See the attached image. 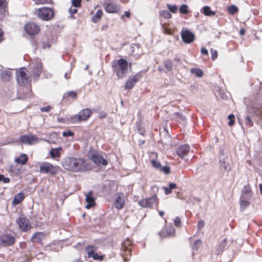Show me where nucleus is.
<instances>
[{
    "label": "nucleus",
    "instance_id": "nucleus-16",
    "mask_svg": "<svg viewBox=\"0 0 262 262\" xmlns=\"http://www.w3.org/2000/svg\"><path fill=\"white\" fill-rule=\"evenodd\" d=\"M141 76L139 74H136L133 77H129L126 82L125 89H130L133 88L136 82L139 80Z\"/></svg>",
    "mask_w": 262,
    "mask_h": 262
},
{
    "label": "nucleus",
    "instance_id": "nucleus-32",
    "mask_svg": "<svg viewBox=\"0 0 262 262\" xmlns=\"http://www.w3.org/2000/svg\"><path fill=\"white\" fill-rule=\"evenodd\" d=\"M228 10L230 14L234 15L238 11V8L235 5H231L228 7Z\"/></svg>",
    "mask_w": 262,
    "mask_h": 262
},
{
    "label": "nucleus",
    "instance_id": "nucleus-63",
    "mask_svg": "<svg viewBox=\"0 0 262 262\" xmlns=\"http://www.w3.org/2000/svg\"><path fill=\"white\" fill-rule=\"evenodd\" d=\"M234 124V121L233 120H230L228 123L229 126H232Z\"/></svg>",
    "mask_w": 262,
    "mask_h": 262
},
{
    "label": "nucleus",
    "instance_id": "nucleus-4",
    "mask_svg": "<svg viewBox=\"0 0 262 262\" xmlns=\"http://www.w3.org/2000/svg\"><path fill=\"white\" fill-rule=\"evenodd\" d=\"M92 114V112L91 110L89 108L83 109L78 114L71 117V121L73 123H76L82 121H86L90 118Z\"/></svg>",
    "mask_w": 262,
    "mask_h": 262
},
{
    "label": "nucleus",
    "instance_id": "nucleus-38",
    "mask_svg": "<svg viewBox=\"0 0 262 262\" xmlns=\"http://www.w3.org/2000/svg\"><path fill=\"white\" fill-rule=\"evenodd\" d=\"M11 76V73L9 71H4L2 74L3 78H5L6 80L10 79Z\"/></svg>",
    "mask_w": 262,
    "mask_h": 262
},
{
    "label": "nucleus",
    "instance_id": "nucleus-64",
    "mask_svg": "<svg viewBox=\"0 0 262 262\" xmlns=\"http://www.w3.org/2000/svg\"><path fill=\"white\" fill-rule=\"evenodd\" d=\"M260 193L262 194V184L259 185Z\"/></svg>",
    "mask_w": 262,
    "mask_h": 262
},
{
    "label": "nucleus",
    "instance_id": "nucleus-53",
    "mask_svg": "<svg viewBox=\"0 0 262 262\" xmlns=\"http://www.w3.org/2000/svg\"><path fill=\"white\" fill-rule=\"evenodd\" d=\"M51 107L50 106H47L46 107H42L40 108L41 112H48L51 110Z\"/></svg>",
    "mask_w": 262,
    "mask_h": 262
},
{
    "label": "nucleus",
    "instance_id": "nucleus-11",
    "mask_svg": "<svg viewBox=\"0 0 262 262\" xmlns=\"http://www.w3.org/2000/svg\"><path fill=\"white\" fill-rule=\"evenodd\" d=\"M17 223L20 229L23 231H27L31 227L30 221L24 216L20 217L17 221Z\"/></svg>",
    "mask_w": 262,
    "mask_h": 262
},
{
    "label": "nucleus",
    "instance_id": "nucleus-59",
    "mask_svg": "<svg viewBox=\"0 0 262 262\" xmlns=\"http://www.w3.org/2000/svg\"><path fill=\"white\" fill-rule=\"evenodd\" d=\"M4 39V32L0 28V42Z\"/></svg>",
    "mask_w": 262,
    "mask_h": 262
},
{
    "label": "nucleus",
    "instance_id": "nucleus-5",
    "mask_svg": "<svg viewBox=\"0 0 262 262\" xmlns=\"http://www.w3.org/2000/svg\"><path fill=\"white\" fill-rule=\"evenodd\" d=\"M37 16L39 18L44 20H49L54 17V12L51 8L42 7L36 10Z\"/></svg>",
    "mask_w": 262,
    "mask_h": 262
},
{
    "label": "nucleus",
    "instance_id": "nucleus-13",
    "mask_svg": "<svg viewBox=\"0 0 262 262\" xmlns=\"http://www.w3.org/2000/svg\"><path fill=\"white\" fill-rule=\"evenodd\" d=\"M96 249V247L89 246L85 248V251L88 253L89 257H92L94 260H102L103 258V256L99 255L97 253H95Z\"/></svg>",
    "mask_w": 262,
    "mask_h": 262
},
{
    "label": "nucleus",
    "instance_id": "nucleus-39",
    "mask_svg": "<svg viewBox=\"0 0 262 262\" xmlns=\"http://www.w3.org/2000/svg\"><path fill=\"white\" fill-rule=\"evenodd\" d=\"M174 115L177 117V119L180 121H184L185 120V117L180 113H175Z\"/></svg>",
    "mask_w": 262,
    "mask_h": 262
},
{
    "label": "nucleus",
    "instance_id": "nucleus-8",
    "mask_svg": "<svg viewBox=\"0 0 262 262\" xmlns=\"http://www.w3.org/2000/svg\"><path fill=\"white\" fill-rule=\"evenodd\" d=\"M21 142L25 144L32 145L38 143L39 139L35 135H25L20 137Z\"/></svg>",
    "mask_w": 262,
    "mask_h": 262
},
{
    "label": "nucleus",
    "instance_id": "nucleus-14",
    "mask_svg": "<svg viewBox=\"0 0 262 262\" xmlns=\"http://www.w3.org/2000/svg\"><path fill=\"white\" fill-rule=\"evenodd\" d=\"M157 200L156 195H154L151 198L142 199L139 202V204L142 207H150L156 202Z\"/></svg>",
    "mask_w": 262,
    "mask_h": 262
},
{
    "label": "nucleus",
    "instance_id": "nucleus-44",
    "mask_svg": "<svg viewBox=\"0 0 262 262\" xmlns=\"http://www.w3.org/2000/svg\"><path fill=\"white\" fill-rule=\"evenodd\" d=\"M81 0H72V5L75 7H79L81 6Z\"/></svg>",
    "mask_w": 262,
    "mask_h": 262
},
{
    "label": "nucleus",
    "instance_id": "nucleus-22",
    "mask_svg": "<svg viewBox=\"0 0 262 262\" xmlns=\"http://www.w3.org/2000/svg\"><path fill=\"white\" fill-rule=\"evenodd\" d=\"M105 9L107 13H114L118 12L119 7L115 3H108L106 4Z\"/></svg>",
    "mask_w": 262,
    "mask_h": 262
},
{
    "label": "nucleus",
    "instance_id": "nucleus-24",
    "mask_svg": "<svg viewBox=\"0 0 262 262\" xmlns=\"http://www.w3.org/2000/svg\"><path fill=\"white\" fill-rule=\"evenodd\" d=\"M24 198L25 195L24 193L19 192L17 193L14 196V199L12 201V205L13 206H15L16 205L20 203Z\"/></svg>",
    "mask_w": 262,
    "mask_h": 262
},
{
    "label": "nucleus",
    "instance_id": "nucleus-60",
    "mask_svg": "<svg viewBox=\"0 0 262 262\" xmlns=\"http://www.w3.org/2000/svg\"><path fill=\"white\" fill-rule=\"evenodd\" d=\"M246 31L244 29H242L239 31V34L241 35H243L245 34Z\"/></svg>",
    "mask_w": 262,
    "mask_h": 262
},
{
    "label": "nucleus",
    "instance_id": "nucleus-40",
    "mask_svg": "<svg viewBox=\"0 0 262 262\" xmlns=\"http://www.w3.org/2000/svg\"><path fill=\"white\" fill-rule=\"evenodd\" d=\"M211 55V58L213 60H215L218 56V53L216 50H213V49H211L210 50Z\"/></svg>",
    "mask_w": 262,
    "mask_h": 262
},
{
    "label": "nucleus",
    "instance_id": "nucleus-35",
    "mask_svg": "<svg viewBox=\"0 0 262 262\" xmlns=\"http://www.w3.org/2000/svg\"><path fill=\"white\" fill-rule=\"evenodd\" d=\"M160 15L165 18H170L171 17V14L167 10H163L161 11Z\"/></svg>",
    "mask_w": 262,
    "mask_h": 262
},
{
    "label": "nucleus",
    "instance_id": "nucleus-21",
    "mask_svg": "<svg viewBox=\"0 0 262 262\" xmlns=\"http://www.w3.org/2000/svg\"><path fill=\"white\" fill-rule=\"evenodd\" d=\"M93 192L92 191H89L85 196V201L87 203V205L85 207L87 209H90L93 207L95 205V202L94 198L92 196Z\"/></svg>",
    "mask_w": 262,
    "mask_h": 262
},
{
    "label": "nucleus",
    "instance_id": "nucleus-29",
    "mask_svg": "<svg viewBox=\"0 0 262 262\" xmlns=\"http://www.w3.org/2000/svg\"><path fill=\"white\" fill-rule=\"evenodd\" d=\"M190 73L195 75L198 77H201L203 75V71L199 68H193L190 69Z\"/></svg>",
    "mask_w": 262,
    "mask_h": 262
},
{
    "label": "nucleus",
    "instance_id": "nucleus-36",
    "mask_svg": "<svg viewBox=\"0 0 262 262\" xmlns=\"http://www.w3.org/2000/svg\"><path fill=\"white\" fill-rule=\"evenodd\" d=\"M151 163L152 164V165L156 168V169H158L160 170V168H161V165L160 162L155 160H151Z\"/></svg>",
    "mask_w": 262,
    "mask_h": 262
},
{
    "label": "nucleus",
    "instance_id": "nucleus-23",
    "mask_svg": "<svg viewBox=\"0 0 262 262\" xmlns=\"http://www.w3.org/2000/svg\"><path fill=\"white\" fill-rule=\"evenodd\" d=\"M251 198H249L248 196H245L244 195H242L240 200V206L241 209L242 210H244L245 209L246 207H247L249 204L250 202L249 200Z\"/></svg>",
    "mask_w": 262,
    "mask_h": 262
},
{
    "label": "nucleus",
    "instance_id": "nucleus-37",
    "mask_svg": "<svg viewBox=\"0 0 262 262\" xmlns=\"http://www.w3.org/2000/svg\"><path fill=\"white\" fill-rule=\"evenodd\" d=\"M167 7H168L169 11L173 13H176L178 10V7L176 5H171L170 4H167Z\"/></svg>",
    "mask_w": 262,
    "mask_h": 262
},
{
    "label": "nucleus",
    "instance_id": "nucleus-10",
    "mask_svg": "<svg viewBox=\"0 0 262 262\" xmlns=\"http://www.w3.org/2000/svg\"><path fill=\"white\" fill-rule=\"evenodd\" d=\"M181 37L184 42L190 43L194 39V34L190 30L183 29L181 31Z\"/></svg>",
    "mask_w": 262,
    "mask_h": 262
},
{
    "label": "nucleus",
    "instance_id": "nucleus-20",
    "mask_svg": "<svg viewBox=\"0 0 262 262\" xmlns=\"http://www.w3.org/2000/svg\"><path fill=\"white\" fill-rule=\"evenodd\" d=\"M190 150V147L188 145L185 144L179 146L177 149V154L179 157L183 158L188 153Z\"/></svg>",
    "mask_w": 262,
    "mask_h": 262
},
{
    "label": "nucleus",
    "instance_id": "nucleus-27",
    "mask_svg": "<svg viewBox=\"0 0 262 262\" xmlns=\"http://www.w3.org/2000/svg\"><path fill=\"white\" fill-rule=\"evenodd\" d=\"M44 234L42 232H37L35 233L32 239L34 242L40 243L42 239L44 238Z\"/></svg>",
    "mask_w": 262,
    "mask_h": 262
},
{
    "label": "nucleus",
    "instance_id": "nucleus-3",
    "mask_svg": "<svg viewBox=\"0 0 262 262\" xmlns=\"http://www.w3.org/2000/svg\"><path fill=\"white\" fill-rule=\"evenodd\" d=\"M59 171V167L49 162H42L39 165V172L43 174L55 175Z\"/></svg>",
    "mask_w": 262,
    "mask_h": 262
},
{
    "label": "nucleus",
    "instance_id": "nucleus-43",
    "mask_svg": "<svg viewBox=\"0 0 262 262\" xmlns=\"http://www.w3.org/2000/svg\"><path fill=\"white\" fill-rule=\"evenodd\" d=\"M3 181L4 183H8L10 181V179L8 177H5L3 174H0V182Z\"/></svg>",
    "mask_w": 262,
    "mask_h": 262
},
{
    "label": "nucleus",
    "instance_id": "nucleus-7",
    "mask_svg": "<svg viewBox=\"0 0 262 262\" xmlns=\"http://www.w3.org/2000/svg\"><path fill=\"white\" fill-rule=\"evenodd\" d=\"M24 30L28 35H35L39 33L40 27L35 23H29L25 25Z\"/></svg>",
    "mask_w": 262,
    "mask_h": 262
},
{
    "label": "nucleus",
    "instance_id": "nucleus-17",
    "mask_svg": "<svg viewBox=\"0 0 262 262\" xmlns=\"http://www.w3.org/2000/svg\"><path fill=\"white\" fill-rule=\"evenodd\" d=\"M125 204V199L124 195L119 193L117 194L114 202V205L115 207L118 209L122 208Z\"/></svg>",
    "mask_w": 262,
    "mask_h": 262
},
{
    "label": "nucleus",
    "instance_id": "nucleus-31",
    "mask_svg": "<svg viewBox=\"0 0 262 262\" xmlns=\"http://www.w3.org/2000/svg\"><path fill=\"white\" fill-rule=\"evenodd\" d=\"M7 3L6 0H0V14H3L6 11Z\"/></svg>",
    "mask_w": 262,
    "mask_h": 262
},
{
    "label": "nucleus",
    "instance_id": "nucleus-6",
    "mask_svg": "<svg viewBox=\"0 0 262 262\" xmlns=\"http://www.w3.org/2000/svg\"><path fill=\"white\" fill-rule=\"evenodd\" d=\"M16 75L17 82L21 85H25L30 82V78L27 75L25 68H21L17 71Z\"/></svg>",
    "mask_w": 262,
    "mask_h": 262
},
{
    "label": "nucleus",
    "instance_id": "nucleus-9",
    "mask_svg": "<svg viewBox=\"0 0 262 262\" xmlns=\"http://www.w3.org/2000/svg\"><path fill=\"white\" fill-rule=\"evenodd\" d=\"M90 159L95 164L99 166H106L108 164V162L106 159L99 154L96 152L93 153L91 155Z\"/></svg>",
    "mask_w": 262,
    "mask_h": 262
},
{
    "label": "nucleus",
    "instance_id": "nucleus-15",
    "mask_svg": "<svg viewBox=\"0 0 262 262\" xmlns=\"http://www.w3.org/2000/svg\"><path fill=\"white\" fill-rule=\"evenodd\" d=\"M2 244L5 246H11L14 243L15 238L10 234H5L1 237Z\"/></svg>",
    "mask_w": 262,
    "mask_h": 262
},
{
    "label": "nucleus",
    "instance_id": "nucleus-30",
    "mask_svg": "<svg viewBox=\"0 0 262 262\" xmlns=\"http://www.w3.org/2000/svg\"><path fill=\"white\" fill-rule=\"evenodd\" d=\"M203 9V13L206 16L214 15L215 14L214 11L211 10L209 6H205Z\"/></svg>",
    "mask_w": 262,
    "mask_h": 262
},
{
    "label": "nucleus",
    "instance_id": "nucleus-61",
    "mask_svg": "<svg viewBox=\"0 0 262 262\" xmlns=\"http://www.w3.org/2000/svg\"><path fill=\"white\" fill-rule=\"evenodd\" d=\"M228 119L230 120H233V119L234 118V116L232 114H230L228 117Z\"/></svg>",
    "mask_w": 262,
    "mask_h": 262
},
{
    "label": "nucleus",
    "instance_id": "nucleus-26",
    "mask_svg": "<svg viewBox=\"0 0 262 262\" xmlns=\"http://www.w3.org/2000/svg\"><path fill=\"white\" fill-rule=\"evenodd\" d=\"M28 157L25 154H21L18 158L15 159V162L18 164L25 165L28 161Z\"/></svg>",
    "mask_w": 262,
    "mask_h": 262
},
{
    "label": "nucleus",
    "instance_id": "nucleus-57",
    "mask_svg": "<svg viewBox=\"0 0 262 262\" xmlns=\"http://www.w3.org/2000/svg\"><path fill=\"white\" fill-rule=\"evenodd\" d=\"M201 52L203 55H208V50L204 48H202L201 49Z\"/></svg>",
    "mask_w": 262,
    "mask_h": 262
},
{
    "label": "nucleus",
    "instance_id": "nucleus-28",
    "mask_svg": "<svg viewBox=\"0 0 262 262\" xmlns=\"http://www.w3.org/2000/svg\"><path fill=\"white\" fill-rule=\"evenodd\" d=\"M103 12L101 10H97L96 14L93 16L92 21L95 23L98 22L101 18Z\"/></svg>",
    "mask_w": 262,
    "mask_h": 262
},
{
    "label": "nucleus",
    "instance_id": "nucleus-54",
    "mask_svg": "<svg viewBox=\"0 0 262 262\" xmlns=\"http://www.w3.org/2000/svg\"><path fill=\"white\" fill-rule=\"evenodd\" d=\"M124 16H126L127 18H129L130 17V13L129 11H125L124 14L121 16V18L123 19Z\"/></svg>",
    "mask_w": 262,
    "mask_h": 262
},
{
    "label": "nucleus",
    "instance_id": "nucleus-51",
    "mask_svg": "<svg viewBox=\"0 0 262 262\" xmlns=\"http://www.w3.org/2000/svg\"><path fill=\"white\" fill-rule=\"evenodd\" d=\"M249 113H251V114H255L256 115H258L259 114V111L258 109L255 108H251V110H249L248 111Z\"/></svg>",
    "mask_w": 262,
    "mask_h": 262
},
{
    "label": "nucleus",
    "instance_id": "nucleus-50",
    "mask_svg": "<svg viewBox=\"0 0 262 262\" xmlns=\"http://www.w3.org/2000/svg\"><path fill=\"white\" fill-rule=\"evenodd\" d=\"M181 224V220L179 217H176L174 220V224L176 226H179Z\"/></svg>",
    "mask_w": 262,
    "mask_h": 262
},
{
    "label": "nucleus",
    "instance_id": "nucleus-1",
    "mask_svg": "<svg viewBox=\"0 0 262 262\" xmlns=\"http://www.w3.org/2000/svg\"><path fill=\"white\" fill-rule=\"evenodd\" d=\"M62 164L63 168L73 172H79L84 170L85 167V161L83 158H65Z\"/></svg>",
    "mask_w": 262,
    "mask_h": 262
},
{
    "label": "nucleus",
    "instance_id": "nucleus-2",
    "mask_svg": "<svg viewBox=\"0 0 262 262\" xmlns=\"http://www.w3.org/2000/svg\"><path fill=\"white\" fill-rule=\"evenodd\" d=\"M127 61L123 58L115 60L113 62L112 67L119 78H123L126 75L127 71Z\"/></svg>",
    "mask_w": 262,
    "mask_h": 262
},
{
    "label": "nucleus",
    "instance_id": "nucleus-34",
    "mask_svg": "<svg viewBox=\"0 0 262 262\" xmlns=\"http://www.w3.org/2000/svg\"><path fill=\"white\" fill-rule=\"evenodd\" d=\"M180 12L182 14H188V6L185 4L182 5L180 8Z\"/></svg>",
    "mask_w": 262,
    "mask_h": 262
},
{
    "label": "nucleus",
    "instance_id": "nucleus-52",
    "mask_svg": "<svg viewBox=\"0 0 262 262\" xmlns=\"http://www.w3.org/2000/svg\"><path fill=\"white\" fill-rule=\"evenodd\" d=\"M69 12L72 15L77 12V10L76 8H70L69 9Z\"/></svg>",
    "mask_w": 262,
    "mask_h": 262
},
{
    "label": "nucleus",
    "instance_id": "nucleus-62",
    "mask_svg": "<svg viewBox=\"0 0 262 262\" xmlns=\"http://www.w3.org/2000/svg\"><path fill=\"white\" fill-rule=\"evenodd\" d=\"M69 73H66L65 74H64V78L67 79H68L70 78V76H69Z\"/></svg>",
    "mask_w": 262,
    "mask_h": 262
},
{
    "label": "nucleus",
    "instance_id": "nucleus-56",
    "mask_svg": "<svg viewBox=\"0 0 262 262\" xmlns=\"http://www.w3.org/2000/svg\"><path fill=\"white\" fill-rule=\"evenodd\" d=\"M164 189L166 194H169L171 192V189H170L169 187H164Z\"/></svg>",
    "mask_w": 262,
    "mask_h": 262
},
{
    "label": "nucleus",
    "instance_id": "nucleus-47",
    "mask_svg": "<svg viewBox=\"0 0 262 262\" xmlns=\"http://www.w3.org/2000/svg\"><path fill=\"white\" fill-rule=\"evenodd\" d=\"M37 4H45L49 3L50 0H34Z\"/></svg>",
    "mask_w": 262,
    "mask_h": 262
},
{
    "label": "nucleus",
    "instance_id": "nucleus-19",
    "mask_svg": "<svg viewBox=\"0 0 262 262\" xmlns=\"http://www.w3.org/2000/svg\"><path fill=\"white\" fill-rule=\"evenodd\" d=\"M42 71V65L40 60L37 59L36 63L33 66V69L32 71L33 76L35 80L39 76L40 74Z\"/></svg>",
    "mask_w": 262,
    "mask_h": 262
},
{
    "label": "nucleus",
    "instance_id": "nucleus-12",
    "mask_svg": "<svg viewBox=\"0 0 262 262\" xmlns=\"http://www.w3.org/2000/svg\"><path fill=\"white\" fill-rule=\"evenodd\" d=\"M220 168L224 172L228 173L231 170L229 160L227 157L223 155L220 159Z\"/></svg>",
    "mask_w": 262,
    "mask_h": 262
},
{
    "label": "nucleus",
    "instance_id": "nucleus-48",
    "mask_svg": "<svg viewBox=\"0 0 262 262\" xmlns=\"http://www.w3.org/2000/svg\"><path fill=\"white\" fill-rule=\"evenodd\" d=\"M246 124L250 127L253 125V122L249 116H247L246 117Z\"/></svg>",
    "mask_w": 262,
    "mask_h": 262
},
{
    "label": "nucleus",
    "instance_id": "nucleus-25",
    "mask_svg": "<svg viewBox=\"0 0 262 262\" xmlns=\"http://www.w3.org/2000/svg\"><path fill=\"white\" fill-rule=\"evenodd\" d=\"M62 151V148L61 147L52 148L50 151V155L52 159L58 158L60 156L61 152Z\"/></svg>",
    "mask_w": 262,
    "mask_h": 262
},
{
    "label": "nucleus",
    "instance_id": "nucleus-58",
    "mask_svg": "<svg viewBox=\"0 0 262 262\" xmlns=\"http://www.w3.org/2000/svg\"><path fill=\"white\" fill-rule=\"evenodd\" d=\"M168 187L170 189H173L177 187V185L175 183H171L169 184Z\"/></svg>",
    "mask_w": 262,
    "mask_h": 262
},
{
    "label": "nucleus",
    "instance_id": "nucleus-46",
    "mask_svg": "<svg viewBox=\"0 0 262 262\" xmlns=\"http://www.w3.org/2000/svg\"><path fill=\"white\" fill-rule=\"evenodd\" d=\"M67 96L72 98H76L77 96V93L75 91H70L66 94Z\"/></svg>",
    "mask_w": 262,
    "mask_h": 262
},
{
    "label": "nucleus",
    "instance_id": "nucleus-45",
    "mask_svg": "<svg viewBox=\"0 0 262 262\" xmlns=\"http://www.w3.org/2000/svg\"><path fill=\"white\" fill-rule=\"evenodd\" d=\"M165 68L167 70H170L172 68V63L170 60H166L164 62Z\"/></svg>",
    "mask_w": 262,
    "mask_h": 262
},
{
    "label": "nucleus",
    "instance_id": "nucleus-42",
    "mask_svg": "<svg viewBox=\"0 0 262 262\" xmlns=\"http://www.w3.org/2000/svg\"><path fill=\"white\" fill-rule=\"evenodd\" d=\"M201 243H202V242L201 240H199V239L196 240L194 244V246L193 247V249L197 251L199 249V248L200 247V246L201 245Z\"/></svg>",
    "mask_w": 262,
    "mask_h": 262
},
{
    "label": "nucleus",
    "instance_id": "nucleus-33",
    "mask_svg": "<svg viewBox=\"0 0 262 262\" xmlns=\"http://www.w3.org/2000/svg\"><path fill=\"white\" fill-rule=\"evenodd\" d=\"M242 195H244L245 196H248L249 198H251L252 194L250 188L249 187H246L245 190L243 192Z\"/></svg>",
    "mask_w": 262,
    "mask_h": 262
},
{
    "label": "nucleus",
    "instance_id": "nucleus-49",
    "mask_svg": "<svg viewBox=\"0 0 262 262\" xmlns=\"http://www.w3.org/2000/svg\"><path fill=\"white\" fill-rule=\"evenodd\" d=\"M74 135L73 132L71 131H66L62 133V136L63 137H69V136H72Z\"/></svg>",
    "mask_w": 262,
    "mask_h": 262
},
{
    "label": "nucleus",
    "instance_id": "nucleus-18",
    "mask_svg": "<svg viewBox=\"0 0 262 262\" xmlns=\"http://www.w3.org/2000/svg\"><path fill=\"white\" fill-rule=\"evenodd\" d=\"M175 233V229L171 226L165 227L159 233L161 237L164 238L173 235Z\"/></svg>",
    "mask_w": 262,
    "mask_h": 262
},
{
    "label": "nucleus",
    "instance_id": "nucleus-41",
    "mask_svg": "<svg viewBox=\"0 0 262 262\" xmlns=\"http://www.w3.org/2000/svg\"><path fill=\"white\" fill-rule=\"evenodd\" d=\"M160 170L165 174H169L170 173V167L168 166H161Z\"/></svg>",
    "mask_w": 262,
    "mask_h": 262
},
{
    "label": "nucleus",
    "instance_id": "nucleus-55",
    "mask_svg": "<svg viewBox=\"0 0 262 262\" xmlns=\"http://www.w3.org/2000/svg\"><path fill=\"white\" fill-rule=\"evenodd\" d=\"M204 226V222L203 221H200L198 223V227L200 229Z\"/></svg>",
    "mask_w": 262,
    "mask_h": 262
}]
</instances>
